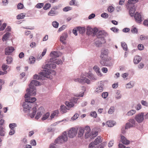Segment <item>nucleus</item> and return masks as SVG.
I'll list each match as a JSON object with an SVG mask.
<instances>
[{"instance_id":"obj_14","label":"nucleus","mask_w":148,"mask_h":148,"mask_svg":"<svg viewBox=\"0 0 148 148\" xmlns=\"http://www.w3.org/2000/svg\"><path fill=\"white\" fill-rule=\"evenodd\" d=\"M44 112V109L42 107H40L39 109L38 110L37 114L35 117L36 119H38L43 114Z\"/></svg>"},{"instance_id":"obj_31","label":"nucleus","mask_w":148,"mask_h":148,"mask_svg":"<svg viewBox=\"0 0 148 148\" xmlns=\"http://www.w3.org/2000/svg\"><path fill=\"white\" fill-rule=\"evenodd\" d=\"M136 112L135 110H131L129 111L126 114V115L129 116H131L135 114Z\"/></svg>"},{"instance_id":"obj_44","label":"nucleus","mask_w":148,"mask_h":148,"mask_svg":"<svg viewBox=\"0 0 148 148\" xmlns=\"http://www.w3.org/2000/svg\"><path fill=\"white\" fill-rule=\"evenodd\" d=\"M114 111V107L113 106H111L110 107L108 111V114H112Z\"/></svg>"},{"instance_id":"obj_35","label":"nucleus","mask_w":148,"mask_h":148,"mask_svg":"<svg viewBox=\"0 0 148 148\" xmlns=\"http://www.w3.org/2000/svg\"><path fill=\"white\" fill-rule=\"evenodd\" d=\"M1 68L3 71H9L10 70V67L8 65H2Z\"/></svg>"},{"instance_id":"obj_33","label":"nucleus","mask_w":148,"mask_h":148,"mask_svg":"<svg viewBox=\"0 0 148 148\" xmlns=\"http://www.w3.org/2000/svg\"><path fill=\"white\" fill-rule=\"evenodd\" d=\"M10 35V34L9 32H7L3 36L2 38V40L3 41L6 40L9 37Z\"/></svg>"},{"instance_id":"obj_40","label":"nucleus","mask_w":148,"mask_h":148,"mask_svg":"<svg viewBox=\"0 0 148 148\" xmlns=\"http://www.w3.org/2000/svg\"><path fill=\"white\" fill-rule=\"evenodd\" d=\"M102 43L101 40H97L95 42V45L97 47H101L102 45Z\"/></svg>"},{"instance_id":"obj_42","label":"nucleus","mask_w":148,"mask_h":148,"mask_svg":"<svg viewBox=\"0 0 148 148\" xmlns=\"http://www.w3.org/2000/svg\"><path fill=\"white\" fill-rule=\"evenodd\" d=\"M121 44L122 47L123 48V49L127 51V47L125 43L123 42H121Z\"/></svg>"},{"instance_id":"obj_26","label":"nucleus","mask_w":148,"mask_h":148,"mask_svg":"<svg viewBox=\"0 0 148 148\" xmlns=\"http://www.w3.org/2000/svg\"><path fill=\"white\" fill-rule=\"evenodd\" d=\"M103 84H101L100 86L96 88L95 92L97 93L102 92L103 89Z\"/></svg>"},{"instance_id":"obj_56","label":"nucleus","mask_w":148,"mask_h":148,"mask_svg":"<svg viewBox=\"0 0 148 148\" xmlns=\"http://www.w3.org/2000/svg\"><path fill=\"white\" fill-rule=\"evenodd\" d=\"M1 111H0V125H2L4 123V121L2 119V116L1 115Z\"/></svg>"},{"instance_id":"obj_59","label":"nucleus","mask_w":148,"mask_h":148,"mask_svg":"<svg viewBox=\"0 0 148 148\" xmlns=\"http://www.w3.org/2000/svg\"><path fill=\"white\" fill-rule=\"evenodd\" d=\"M79 115L77 113L75 114L71 118V119L73 120H75L77 119L79 117Z\"/></svg>"},{"instance_id":"obj_57","label":"nucleus","mask_w":148,"mask_h":148,"mask_svg":"<svg viewBox=\"0 0 148 148\" xmlns=\"http://www.w3.org/2000/svg\"><path fill=\"white\" fill-rule=\"evenodd\" d=\"M131 32L133 34L137 33L138 31L136 27H132L131 29Z\"/></svg>"},{"instance_id":"obj_28","label":"nucleus","mask_w":148,"mask_h":148,"mask_svg":"<svg viewBox=\"0 0 148 148\" xmlns=\"http://www.w3.org/2000/svg\"><path fill=\"white\" fill-rule=\"evenodd\" d=\"M141 58L139 56H135L134 59V62L135 64H137L141 60Z\"/></svg>"},{"instance_id":"obj_34","label":"nucleus","mask_w":148,"mask_h":148,"mask_svg":"<svg viewBox=\"0 0 148 148\" xmlns=\"http://www.w3.org/2000/svg\"><path fill=\"white\" fill-rule=\"evenodd\" d=\"M59 113V111L58 110H56L54 111L51 114L50 117L51 119L54 118L55 116H57Z\"/></svg>"},{"instance_id":"obj_62","label":"nucleus","mask_w":148,"mask_h":148,"mask_svg":"<svg viewBox=\"0 0 148 148\" xmlns=\"http://www.w3.org/2000/svg\"><path fill=\"white\" fill-rule=\"evenodd\" d=\"M101 16L104 18H107L108 16V14L106 13H103L101 14Z\"/></svg>"},{"instance_id":"obj_23","label":"nucleus","mask_w":148,"mask_h":148,"mask_svg":"<svg viewBox=\"0 0 148 148\" xmlns=\"http://www.w3.org/2000/svg\"><path fill=\"white\" fill-rule=\"evenodd\" d=\"M93 69L98 76H101L102 75L100 71V69L97 65H95L93 67Z\"/></svg>"},{"instance_id":"obj_46","label":"nucleus","mask_w":148,"mask_h":148,"mask_svg":"<svg viewBox=\"0 0 148 148\" xmlns=\"http://www.w3.org/2000/svg\"><path fill=\"white\" fill-rule=\"evenodd\" d=\"M51 6V4L49 3H47L44 6L43 8L44 10H47L49 9Z\"/></svg>"},{"instance_id":"obj_3","label":"nucleus","mask_w":148,"mask_h":148,"mask_svg":"<svg viewBox=\"0 0 148 148\" xmlns=\"http://www.w3.org/2000/svg\"><path fill=\"white\" fill-rule=\"evenodd\" d=\"M40 83L36 80L31 81L29 85V88H27L26 91L27 93L31 95L34 96L36 94V87L34 86H38L40 85Z\"/></svg>"},{"instance_id":"obj_6","label":"nucleus","mask_w":148,"mask_h":148,"mask_svg":"<svg viewBox=\"0 0 148 148\" xmlns=\"http://www.w3.org/2000/svg\"><path fill=\"white\" fill-rule=\"evenodd\" d=\"M134 119L138 123H142L144 120V112H141L136 115Z\"/></svg>"},{"instance_id":"obj_19","label":"nucleus","mask_w":148,"mask_h":148,"mask_svg":"<svg viewBox=\"0 0 148 148\" xmlns=\"http://www.w3.org/2000/svg\"><path fill=\"white\" fill-rule=\"evenodd\" d=\"M130 8L129 11V13L130 16L131 17H133L134 16V14L136 11L134 5H132L131 6H130V8Z\"/></svg>"},{"instance_id":"obj_7","label":"nucleus","mask_w":148,"mask_h":148,"mask_svg":"<svg viewBox=\"0 0 148 148\" xmlns=\"http://www.w3.org/2000/svg\"><path fill=\"white\" fill-rule=\"evenodd\" d=\"M50 62L54 63L52 65H55L56 64L58 65L62 64V62L61 60L59 59L53 60V58H51L50 59H48L46 61L45 65H51V64L49 63Z\"/></svg>"},{"instance_id":"obj_18","label":"nucleus","mask_w":148,"mask_h":148,"mask_svg":"<svg viewBox=\"0 0 148 148\" xmlns=\"http://www.w3.org/2000/svg\"><path fill=\"white\" fill-rule=\"evenodd\" d=\"M85 75L88 77L91 80H96L97 79V78L96 76L90 72L86 73Z\"/></svg>"},{"instance_id":"obj_4","label":"nucleus","mask_w":148,"mask_h":148,"mask_svg":"<svg viewBox=\"0 0 148 148\" xmlns=\"http://www.w3.org/2000/svg\"><path fill=\"white\" fill-rule=\"evenodd\" d=\"M85 129L86 131L85 134V138H90V139H92L97 135L98 133L97 132H95L94 134L90 133V129L88 126L85 127Z\"/></svg>"},{"instance_id":"obj_52","label":"nucleus","mask_w":148,"mask_h":148,"mask_svg":"<svg viewBox=\"0 0 148 148\" xmlns=\"http://www.w3.org/2000/svg\"><path fill=\"white\" fill-rule=\"evenodd\" d=\"M135 108L136 110H139L142 108V106L140 103H138L135 106Z\"/></svg>"},{"instance_id":"obj_2","label":"nucleus","mask_w":148,"mask_h":148,"mask_svg":"<svg viewBox=\"0 0 148 148\" xmlns=\"http://www.w3.org/2000/svg\"><path fill=\"white\" fill-rule=\"evenodd\" d=\"M32 96L27 93L25 94V97L26 99L23 106L24 111L26 112L29 111L32 107L34 106L33 103L36 100V98L31 97Z\"/></svg>"},{"instance_id":"obj_21","label":"nucleus","mask_w":148,"mask_h":148,"mask_svg":"<svg viewBox=\"0 0 148 148\" xmlns=\"http://www.w3.org/2000/svg\"><path fill=\"white\" fill-rule=\"evenodd\" d=\"M139 0H128L127 3L126 4L127 8H130L131 5H134V4L138 1Z\"/></svg>"},{"instance_id":"obj_53","label":"nucleus","mask_w":148,"mask_h":148,"mask_svg":"<svg viewBox=\"0 0 148 148\" xmlns=\"http://www.w3.org/2000/svg\"><path fill=\"white\" fill-rule=\"evenodd\" d=\"M52 24L53 26L55 28H57L59 25V23L56 21L53 22Z\"/></svg>"},{"instance_id":"obj_58","label":"nucleus","mask_w":148,"mask_h":148,"mask_svg":"<svg viewBox=\"0 0 148 148\" xmlns=\"http://www.w3.org/2000/svg\"><path fill=\"white\" fill-rule=\"evenodd\" d=\"M29 46L32 48H34L36 47V42H32L30 43Z\"/></svg>"},{"instance_id":"obj_29","label":"nucleus","mask_w":148,"mask_h":148,"mask_svg":"<svg viewBox=\"0 0 148 148\" xmlns=\"http://www.w3.org/2000/svg\"><path fill=\"white\" fill-rule=\"evenodd\" d=\"M134 82L133 81H130L128 83L126 84V87L127 88H130L133 87Z\"/></svg>"},{"instance_id":"obj_15","label":"nucleus","mask_w":148,"mask_h":148,"mask_svg":"<svg viewBox=\"0 0 148 148\" xmlns=\"http://www.w3.org/2000/svg\"><path fill=\"white\" fill-rule=\"evenodd\" d=\"M62 53L60 51H53L50 54V56L54 60V58H56L59 57L61 55Z\"/></svg>"},{"instance_id":"obj_38","label":"nucleus","mask_w":148,"mask_h":148,"mask_svg":"<svg viewBox=\"0 0 148 148\" xmlns=\"http://www.w3.org/2000/svg\"><path fill=\"white\" fill-rule=\"evenodd\" d=\"M34 79L40 80L44 79V77H42L41 75H38L37 74H35L34 75Z\"/></svg>"},{"instance_id":"obj_39","label":"nucleus","mask_w":148,"mask_h":148,"mask_svg":"<svg viewBox=\"0 0 148 148\" xmlns=\"http://www.w3.org/2000/svg\"><path fill=\"white\" fill-rule=\"evenodd\" d=\"M115 122L113 121H109L106 122V125L108 127H112L115 124Z\"/></svg>"},{"instance_id":"obj_27","label":"nucleus","mask_w":148,"mask_h":148,"mask_svg":"<svg viewBox=\"0 0 148 148\" xmlns=\"http://www.w3.org/2000/svg\"><path fill=\"white\" fill-rule=\"evenodd\" d=\"M86 132L85 128L84 129V128H80L78 133V137H81L83 136L84 133L85 132L86 133Z\"/></svg>"},{"instance_id":"obj_9","label":"nucleus","mask_w":148,"mask_h":148,"mask_svg":"<svg viewBox=\"0 0 148 148\" xmlns=\"http://www.w3.org/2000/svg\"><path fill=\"white\" fill-rule=\"evenodd\" d=\"M77 134V130L74 128H71L68 131V135L70 138H73L76 136Z\"/></svg>"},{"instance_id":"obj_50","label":"nucleus","mask_w":148,"mask_h":148,"mask_svg":"<svg viewBox=\"0 0 148 148\" xmlns=\"http://www.w3.org/2000/svg\"><path fill=\"white\" fill-rule=\"evenodd\" d=\"M108 92H104L102 93L101 96L103 98L106 99L108 97Z\"/></svg>"},{"instance_id":"obj_20","label":"nucleus","mask_w":148,"mask_h":148,"mask_svg":"<svg viewBox=\"0 0 148 148\" xmlns=\"http://www.w3.org/2000/svg\"><path fill=\"white\" fill-rule=\"evenodd\" d=\"M67 37V34L66 33H64L62 34L60 38V41L63 44H65L66 42L65 40Z\"/></svg>"},{"instance_id":"obj_61","label":"nucleus","mask_w":148,"mask_h":148,"mask_svg":"<svg viewBox=\"0 0 148 148\" xmlns=\"http://www.w3.org/2000/svg\"><path fill=\"white\" fill-rule=\"evenodd\" d=\"M71 10V8L69 6L65 7L63 9V11L64 12H67Z\"/></svg>"},{"instance_id":"obj_12","label":"nucleus","mask_w":148,"mask_h":148,"mask_svg":"<svg viewBox=\"0 0 148 148\" xmlns=\"http://www.w3.org/2000/svg\"><path fill=\"white\" fill-rule=\"evenodd\" d=\"M58 9V7L55 6L52 8L51 10L48 13V15L50 16H54L58 14V12L56 10Z\"/></svg>"},{"instance_id":"obj_17","label":"nucleus","mask_w":148,"mask_h":148,"mask_svg":"<svg viewBox=\"0 0 148 148\" xmlns=\"http://www.w3.org/2000/svg\"><path fill=\"white\" fill-rule=\"evenodd\" d=\"M13 47H8L6 48L5 49V53L6 55H10L14 50Z\"/></svg>"},{"instance_id":"obj_63","label":"nucleus","mask_w":148,"mask_h":148,"mask_svg":"<svg viewBox=\"0 0 148 148\" xmlns=\"http://www.w3.org/2000/svg\"><path fill=\"white\" fill-rule=\"evenodd\" d=\"M108 11L109 12H113L114 11V8L112 6H110L108 8Z\"/></svg>"},{"instance_id":"obj_45","label":"nucleus","mask_w":148,"mask_h":148,"mask_svg":"<svg viewBox=\"0 0 148 148\" xmlns=\"http://www.w3.org/2000/svg\"><path fill=\"white\" fill-rule=\"evenodd\" d=\"M6 60L7 62V64H10L11 63V62L12 61V59L10 56H8L6 58Z\"/></svg>"},{"instance_id":"obj_48","label":"nucleus","mask_w":148,"mask_h":148,"mask_svg":"<svg viewBox=\"0 0 148 148\" xmlns=\"http://www.w3.org/2000/svg\"><path fill=\"white\" fill-rule=\"evenodd\" d=\"M134 127L131 123L129 122L127 123L126 124L125 127V129H127L130 127Z\"/></svg>"},{"instance_id":"obj_32","label":"nucleus","mask_w":148,"mask_h":148,"mask_svg":"<svg viewBox=\"0 0 148 148\" xmlns=\"http://www.w3.org/2000/svg\"><path fill=\"white\" fill-rule=\"evenodd\" d=\"M102 142V140L101 139L100 136H98L95 139L94 143L95 145H97Z\"/></svg>"},{"instance_id":"obj_25","label":"nucleus","mask_w":148,"mask_h":148,"mask_svg":"<svg viewBox=\"0 0 148 148\" xmlns=\"http://www.w3.org/2000/svg\"><path fill=\"white\" fill-rule=\"evenodd\" d=\"M104 31H98L96 34H97V36L98 38H101L104 37Z\"/></svg>"},{"instance_id":"obj_54","label":"nucleus","mask_w":148,"mask_h":148,"mask_svg":"<svg viewBox=\"0 0 148 148\" xmlns=\"http://www.w3.org/2000/svg\"><path fill=\"white\" fill-rule=\"evenodd\" d=\"M44 4L42 3H38L35 6L36 7L38 8H40L43 6Z\"/></svg>"},{"instance_id":"obj_22","label":"nucleus","mask_w":148,"mask_h":148,"mask_svg":"<svg viewBox=\"0 0 148 148\" xmlns=\"http://www.w3.org/2000/svg\"><path fill=\"white\" fill-rule=\"evenodd\" d=\"M108 50L107 49H103L101 50V56L102 58L107 57L108 54Z\"/></svg>"},{"instance_id":"obj_47","label":"nucleus","mask_w":148,"mask_h":148,"mask_svg":"<svg viewBox=\"0 0 148 148\" xmlns=\"http://www.w3.org/2000/svg\"><path fill=\"white\" fill-rule=\"evenodd\" d=\"M35 60V58L33 56H31L29 58V61L30 64H34Z\"/></svg>"},{"instance_id":"obj_8","label":"nucleus","mask_w":148,"mask_h":148,"mask_svg":"<svg viewBox=\"0 0 148 148\" xmlns=\"http://www.w3.org/2000/svg\"><path fill=\"white\" fill-rule=\"evenodd\" d=\"M78 99V98L74 97L71 99L70 101H66L65 104L69 108H71L73 107L74 106V103H76Z\"/></svg>"},{"instance_id":"obj_16","label":"nucleus","mask_w":148,"mask_h":148,"mask_svg":"<svg viewBox=\"0 0 148 148\" xmlns=\"http://www.w3.org/2000/svg\"><path fill=\"white\" fill-rule=\"evenodd\" d=\"M78 81L81 83L84 84L85 83L87 84H90V80L85 77H82L78 79H77Z\"/></svg>"},{"instance_id":"obj_36","label":"nucleus","mask_w":148,"mask_h":148,"mask_svg":"<svg viewBox=\"0 0 148 148\" xmlns=\"http://www.w3.org/2000/svg\"><path fill=\"white\" fill-rule=\"evenodd\" d=\"M69 109H67L66 107L64 106H61V112L62 113H64L66 112L67 110Z\"/></svg>"},{"instance_id":"obj_55","label":"nucleus","mask_w":148,"mask_h":148,"mask_svg":"<svg viewBox=\"0 0 148 148\" xmlns=\"http://www.w3.org/2000/svg\"><path fill=\"white\" fill-rule=\"evenodd\" d=\"M90 115L93 117L96 118L97 115L96 112L95 111L92 112L90 113Z\"/></svg>"},{"instance_id":"obj_1","label":"nucleus","mask_w":148,"mask_h":148,"mask_svg":"<svg viewBox=\"0 0 148 148\" xmlns=\"http://www.w3.org/2000/svg\"><path fill=\"white\" fill-rule=\"evenodd\" d=\"M56 65H43V69L42 71L39 73V74L44 77L51 79L53 75H55L56 72L52 69H55Z\"/></svg>"},{"instance_id":"obj_41","label":"nucleus","mask_w":148,"mask_h":148,"mask_svg":"<svg viewBox=\"0 0 148 148\" xmlns=\"http://www.w3.org/2000/svg\"><path fill=\"white\" fill-rule=\"evenodd\" d=\"M129 121L130 122L131 124H132L135 127L136 125L137 124V123L136 122V121L135 120L133 119H130L129 120Z\"/></svg>"},{"instance_id":"obj_11","label":"nucleus","mask_w":148,"mask_h":148,"mask_svg":"<svg viewBox=\"0 0 148 148\" xmlns=\"http://www.w3.org/2000/svg\"><path fill=\"white\" fill-rule=\"evenodd\" d=\"M36 110L37 109L36 107L34 106L33 107H32L29 109V110L27 111V112L29 113V115L31 118H33L36 114Z\"/></svg>"},{"instance_id":"obj_5","label":"nucleus","mask_w":148,"mask_h":148,"mask_svg":"<svg viewBox=\"0 0 148 148\" xmlns=\"http://www.w3.org/2000/svg\"><path fill=\"white\" fill-rule=\"evenodd\" d=\"M67 138L66 132L65 131L55 140V142L56 144L63 143L67 141Z\"/></svg>"},{"instance_id":"obj_10","label":"nucleus","mask_w":148,"mask_h":148,"mask_svg":"<svg viewBox=\"0 0 148 148\" xmlns=\"http://www.w3.org/2000/svg\"><path fill=\"white\" fill-rule=\"evenodd\" d=\"M98 31V29L96 28H92L88 26L86 28V34L88 35L92 34H95Z\"/></svg>"},{"instance_id":"obj_43","label":"nucleus","mask_w":148,"mask_h":148,"mask_svg":"<svg viewBox=\"0 0 148 148\" xmlns=\"http://www.w3.org/2000/svg\"><path fill=\"white\" fill-rule=\"evenodd\" d=\"M5 133V132L3 128L0 126V136H4Z\"/></svg>"},{"instance_id":"obj_37","label":"nucleus","mask_w":148,"mask_h":148,"mask_svg":"<svg viewBox=\"0 0 148 148\" xmlns=\"http://www.w3.org/2000/svg\"><path fill=\"white\" fill-rule=\"evenodd\" d=\"M50 114L49 112H47L45 114L43 115L41 119L43 120H45L47 119L49 116Z\"/></svg>"},{"instance_id":"obj_49","label":"nucleus","mask_w":148,"mask_h":148,"mask_svg":"<svg viewBox=\"0 0 148 148\" xmlns=\"http://www.w3.org/2000/svg\"><path fill=\"white\" fill-rule=\"evenodd\" d=\"M16 127V125L15 123H11L9 125V127L11 129H14V128Z\"/></svg>"},{"instance_id":"obj_24","label":"nucleus","mask_w":148,"mask_h":148,"mask_svg":"<svg viewBox=\"0 0 148 148\" xmlns=\"http://www.w3.org/2000/svg\"><path fill=\"white\" fill-rule=\"evenodd\" d=\"M121 141L123 144L125 145H128L130 143V141L127 140L123 136H121Z\"/></svg>"},{"instance_id":"obj_60","label":"nucleus","mask_w":148,"mask_h":148,"mask_svg":"<svg viewBox=\"0 0 148 148\" xmlns=\"http://www.w3.org/2000/svg\"><path fill=\"white\" fill-rule=\"evenodd\" d=\"M66 27V25H63L58 30V32H60L64 30Z\"/></svg>"},{"instance_id":"obj_30","label":"nucleus","mask_w":148,"mask_h":148,"mask_svg":"<svg viewBox=\"0 0 148 148\" xmlns=\"http://www.w3.org/2000/svg\"><path fill=\"white\" fill-rule=\"evenodd\" d=\"M77 29L80 34L84 33L86 31V28L84 27H77Z\"/></svg>"},{"instance_id":"obj_64","label":"nucleus","mask_w":148,"mask_h":148,"mask_svg":"<svg viewBox=\"0 0 148 148\" xmlns=\"http://www.w3.org/2000/svg\"><path fill=\"white\" fill-rule=\"evenodd\" d=\"M138 48L139 50H142L144 49V46L142 44H139L138 46Z\"/></svg>"},{"instance_id":"obj_13","label":"nucleus","mask_w":148,"mask_h":148,"mask_svg":"<svg viewBox=\"0 0 148 148\" xmlns=\"http://www.w3.org/2000/svg\"><path fill=\"white\" fill-rule=\"evenodd\" d=\"M134 16L136 22L138 23H140L143 21V18L140 13L136 12Z\"/></svg>"},{"instance_id":"obj_51","label":"nucleus","mask_w":148,"mask_h":148,"mask_svg":"<svg viewBox=\"0 0 148 148\" xmlns=\"http://www.w3.org/2000/svg\"><path fill=\"white\" fill-rule=\"evenodd\" d=\"M141 103L143 105L148 107V102L147 101L142 100L141 101Z\"/></svg>"}]
</instances>
